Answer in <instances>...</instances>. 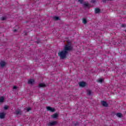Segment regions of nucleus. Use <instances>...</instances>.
I'll return each instance as SVG.
<instances>
[{
	"label": "nucleus",
	"instance_id": "nucleus-1",
	"mask_svg": "<svg viewBox=\"0 0 126 126\" xmlns=\"http://www.w3.org/2000/svg\"><path fill=\"white\" fill-rule=\"evenodd\" d=\"M72 49H73V47L72 45H71V42H68L67 44L64 46L63 50L58 53L59 57H60L61 60L65 59L68 53H69L70 51H72Z\"/></svg>",
	"mask_w": 126,
	"mask_h": 126
},
{
	"label": "nucleus",
	"instance_id": "nucleus-2",
	"mask_svg": "<svg viewBox=\"0 0 126 126\" xmlns=\"http://www.w3.org/2000/svg\"><path fill=\"white\" fill-rule=\"evenodd\" d=\"M5 65H6V63H5V62H4L3 61H1L0 62V68H3V67H4V66H5Z\"/></svg>",
	"mask_w": 126,
	"mask_h": 126
},
{
	"label": "nucleus",
	"instance_id": "nucleus-3",
	"mask_svg": "<svg viewBox=\"0 0 126 126\" xmlns=\"http://www.w3.org/2000/svg\"><path fill=\"white\" fill-rule=\"evenodd\" d=\"M58 124V122L57 121H52V122H50L48 124V126H56Z\"/></svg>",
	"mask_w": 126,
	"mask_h": 126
},
{
	"label": "nucleus",
	"instance_id": "nucleus-4",
	"mask_svg": "<svg viewBox=\"0 0 126 126\" xmlns=\"http://www.w3.org/2000/svg\"><path fill=\"white\" fill-rule=\"evenodd\" d=\"M86 85H87V84L84 81L80 82L79 83V86H80V87H85Z\"/></svg>",
	"mask_w": 126,
	"mask_h": 126
},
{
	"label": "nucleus",
	"instance_id": "nucleus-5",
	"mask_svg": "<svg viewBox=\"0 0 126 126\" xmlns=\"http://www.w3.org/2000/svg\"><path fill=\"white\" fill-rule=\"evenodd\" d=\"M47 111H50V112H52V113H54V112H56V109L50 106H47L46 107Z\"/></svg>",
	"mask_w": 126,
	"mask_h": 126
},
{
	"label": "nucleus",
	"instance_id": "nucleus-6",
	"mask_svg": "<svg viewBox=\"0 0 126 126\" xmlns=\"http://www.w3.org/2000/svg\"><path fill=\"white\" fill-rule=\"evenodd\" d=\"M28 83L30 85H33V84L35 83V80H34L33 79H31L28 80Z\"/></svg>",
	"mask_w": 126,
	"mask_h": 126
},
{
	"label": "nucleus",
	"instance_id": "nucleus-7",
	"mask_svg": "<svg viewBox=\"0 0 126 126\" xmlns=\"http://www.w3.org/2000/svg\"><path fill=\"white\" fill-rule=\"evenodd\" d=\"M101 105L103 106V107H108L109 105L106 101H101Z\"/></svg>",
	"mask_w": 126,
	"mask_h": 126
},
{
	"label": "nucleus",
	"instance_id": "nucleus-8",
	"mask_svg": "<svg viewBox=\"0 0 126 126\" xmlns=\"http://www.w3.org/2000/svg\"><path fill=\"white\" fill-rule=\"evenodd\" d=\"M15 115H22L21 110H16L15 112H14Z\"/></svg>",
	"mask_w": 126,
	"mask_h": 126
},
{
	"label": "nucleus",
	"instance_id": "nucleus-9",
	"mask_svg": "<svg viewBox=\"0 0 126 126\" xmlns=\"http://www.w3.org/2000/svg\"><path fill=\"white\" fill-rule=\"evenodd\" d=\"M5 117V114H4V113L2 112L0 113V119L2 120V119H4Z\"/></svg>",
	"mask_w": 126,
	"mask_h": 126
},
{
	"label": "nucleus",
	"instance_id": "nucleus-10",
	"mask_svg": "<svg viewBox=\"0 0 126 126\" xmlns=\"http://www.w3.org/2000/svg\"><path fill=\"white\" fill-rule=\"evenodd\" d=\"M94 11H95V13L96 14H97L100 13V12H101V10L98 8H95L94 9Z\"/></svg>",
	"mask_w": 126,
	"mask_h": 126
},
{
	"label": "nucleus",
	"instance_id": "nucleus-11",
	"mask_svg": "<svg viewBox=\"0 0 126 126\" xmlns=\"http://www.w3.org/2000/svg\"><path fill=\"white\" fill-rule=\"evenodd\" d=\"M39 88L47 87V85L44 83H40L39 84Z\"/></svg>",
	"mask_w": 126,
	"mask_h": 126
},
{
	"label": "nucleus",
	"instance_id": "nucleus-12",
	"mask_svg": "<svg viewBox=\"0 0 126 126\" xmlns=\"http://www.w3.org/2000/svg\"><path fill=\"white\" fill-rule=\"evenodd\" d=\"M58 117H59V114L58 113H55L51 116V118H53V119H56Z\"/></svg>",
	"mask_w": 126,
	"mask_h": 126
},
{
	"label": "nucleus",
	"instance_id": "nucleus-13",
	"mask_svg": "<svg viewBox=\"0 0 126 126\" xmlns=\"http://www.w3.org/2000/svg\"><path fill=\"white\" fill-rule=\"evenodd\" d=\"M91 93H92V92L90 90H88L87 91V95L88 96H91Z\"/></svg>",
	"mask_w": 126,
	"mask_h": 126
},
{
	"label": "nucleus",
	"instance_id": "nucleus-14",
	"mask_svg": "<svg viewBox=\"0 0 126 126\" xmlns=\"http://www.w3.org/2000/svg\"><path fill=\"white\" fill-rule=\"evenodd\" d=\"M83 6L84 7H90V5L88 3H83Z\"/></svg>",
	"mask_w": 126,
	"mask_h": 126
},
{
	"label": "nucleus",
	"instance_id": "nucleus-15",
	"mask_svg": "<svg viewBox=\"0 0 126 126\" xmlns=\"http://www.w3.org/2000/svg\"><path fill=\"white\" fill-rule=\"evenodd\" d=\"M4 102V97L0 96V103H3Z\"/></svg>",
	"mask_w": 126,
	"mask_h": 126
},
{
	"label": "nucleus",
	"instance_id": "nucleus-16",
	"mask_svg": "<svg viewBox=\"0 0 126 126\" xmlns=\"http://www.w3.org/2000/svg\"><path fill=\"white\" fill-rule=\"evenodd\" d=\"M103 81H104V80L102 78H99L97 80V82L99 83H102Z\"/></svg>",
	"mask_w": 126,
	"mask_h": 126
},
{
	"label": "nucleus",
	"instance_id": "nucleus-17",
	"mask_svg": "<svg viewBox=\"0 0 126 126\" xmlns=\"http://www.w3.org/2000/svg\"><path fill=\"white\" fill-rule=\"evenodd\" d=\"M7 19V17H2L0 18V20H2V21H4Z\"/></svg>",
	"mask_w": 126,
	"mask_h": 126
},
{
	"label": "nucleus",
	"instance_id": "nucleus-18",
	"mask_svg": "<svg viewBox=\"0 0 126 126\" xmlns=\"http://www.w3.org/2000/svg\"><path fill=\"white\" fill-rule=\"evenodd\" d=\"M53 19H54V20H61V19H60V18L58 16H55L53 17Z\"/></svg>",
	"mask_w": 126,
	"mask_h": 126
},
{
	"label": "nucleus",
	"instance_id": "nucleus-19",
	"mask_svg": "<svg viewBox=\"0 0 126 126\" xmlns=\"http://www.w3.org/2000/svg\"><path fill=\"white\" fill-rule=\"evenodd\" d=\"M116 116L118 117V118H122V116H123V115L121 113H118L116 114Z\"/></svg>",
	"mask_w": 126,
	"mask_h": 126
},
{
	"label": "nucleus",
	"instance_id": "nucleus-20",
	"mask_svg": "<svg viewBox=\"0 0 126 126\" xmlns=\"http://www.w3.org/2000/svg\"><path fill=\"white\" fill-rule=\"evenodd\" d=\"M83 23L84 24H86L87 23V20L85 18L83 19Z\"/></svg>",
	"mask_w": 126,
	"mask_h": 126
},
{
	"label": "nucleus",
	"instance_id": "nucleus-21",
	"mask_svg": "<svg viewBox=\"0 0 126 126\" xmlns=\"http://www.w3.org/2000/svg\"><path fill=\"white\" fill-rule=\"evenodd\" d=\"M31 110H32V108H31V107H29L27 108V112H30V111H31Z\"/></svg>",
	"mask_w": 126,
	"mask_h": 126
},
{
	"label": "nucleus",
	"instance_id": "nucleus-22",
	"mask_svg": "<svg viewBox=\"0 0 126 126\" xmlns=\"http://www.w3.org/2000/svg\"><path fill=\"white\" fill-rule=\"evenodd\" d=\"M8 106L7 105H5L4 107V110H8Z\"/></svg>",
	"mask_w": 126,
	"mask_h": 126
},
{
	"label": "nucleus",
	"instance_id": "nucleus-23",
	"mask_svg": "<svg viewBox=\"0 0 126 126\" xmlns=\"http://www.w3.org/2000/svg\"><path fill=\"white\" fill-rule=\"evenodd\" d=\"M78 1L80 2V3H81V4H82V3H83V0H78Z\"/></svg>",
	"mask_w": 126,
	"mask_h": 126
},
{
	"label": "nucleus",
	"instance_id": "nucleus-24",
	"mask_svg": "<svg viewBox=\"0 0 126 126\" xmlns=\"http://www.w3.org/2000/svg\"><path fill=\"white\" fill-rule=\"evenodd\" d=\"M74 126H79V123L78 122H76V123H75Z\"/></svg>",
	"mask_w": 126,
	"mask_h": 126
},
{
	"label": "nucleus",
	"instance_id": "nucleus-25",
	"mask_svg": "<svg viewBox=\"0 0 126 126\" xmlns=\"http://www.w3.org/2000/svg\"><path fill=\"white\" fill-rule=\"evenodd\" d=\"M91 2H92V3H95L96 2V0H92Z\"/></svg>",
	"mask_w": 126,
	"mask_h": 126
},
{
	"label": "nucleus",
	"instance_id": "nucleus-26",
	"mask_svg": "<svg viewBox=\"0 0 126 126\" xmlns=\"http://www.w3.org/2000/svg\"><path fill=\"white\" fill-rule=\"evenodd\" d=\"M17 89V87L16 86H14L13 88V89Z\"/></svg>",
	"mask_w": 126,
	"mask_h": 126
},
{
	"label": "nucleus",
	"instance_id": "nucleus-27",
	"mask_svg": "<svg viewBox=\"0 0 126 126\" xmlns=\"http://www.w3.org/2000/svg\"><path fill=\"white\" fill-rule=\"evenodd\" d=\"M122 27H126V25L125 24L122 25Z\"/></svg>",
	"mask_w": 126,
	"mask_h": 126
},
{
	"label": "nucleus",
	"instance_id": "nucleus-28",
	"mask_svg": "<svg viewBox=\"0 0 126 126\" xmlns=\"http://www.w3.org/2000/svg\"><path fill=\"white\" fill-rule=\"evenodd\" d=\"M17 31V30L15 29L13 31V32H16Z\"/></svg>",
	"mask_w": 126,
	"mask_h": 126
},
{
	"label": "nucleus",
	"instance_id": "nucleus-29",
	"mask_svg": "<svg viewBox=\"0 0 126 126\" xmlns=\"http://www.w3.org/2000/svg\"><path fill=\"white\" fill-rule=\"evenodd\" d=\"M24 33L25 35H27L26 32H24Z\"/></svg>",
	"mask_w": 126,
	"mask_h": 126
},
{
	"label": "nucleus",
	"instance_id": "nucleus-30",
	"mask_svg": "<svg viewBox=\"0 0 126 126\" xmlns=\"http://www.w3.org/2000/svg\"><path fill=\"white\" fill-rule=\"evenodd\" d=\"M36 43H37V44H39V43H40L39 41H36Z\"/></svg>",
	"mask_w": 126,
	"mask_h": 126
}]
</instances>
